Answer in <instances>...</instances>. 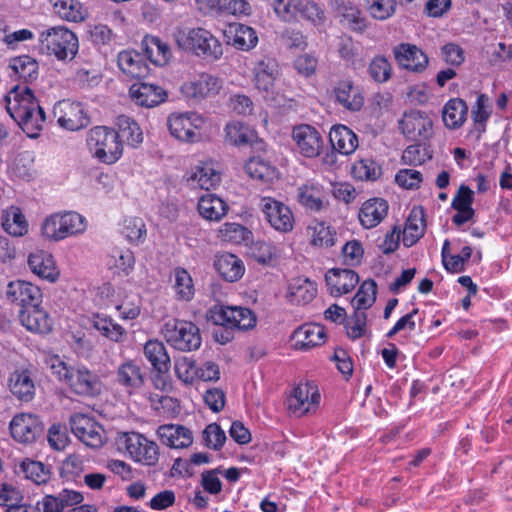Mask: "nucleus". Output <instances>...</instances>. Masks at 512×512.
I'll use <instances>...</instances> for the list:
<instances>
[{
  "label": "nucleus",
  "mask_w": 512,
  "mask_h": 512,
  "mask_svg": "<svg viewBox=\"0 0 512 512\" xmlns=\"http://www.w3.org/2000/svg\"><path fill=\"white\" fill-rule=\"evenodd\" d=\"M425 232V220L423 211L412 210L406 220L403 230V244L406 247L413 246Z\"/></svg>",
  "instance_id": "nucleus-48"
},
{
  "label": "nucleus",
  "mask_w": 512,
  "mask_h": 512,
  "mask_svg": "<svg viewBox=\"0 0 512 512\" xmlns=\"http://www.w3.org/2000/svg\"><path fill=\"white\" fill-rule=\"evenodd\" d=\"M21 324L30 332L47 334L52 330V320L41 304L19 310Z\"/></svg>",
  "instance_id": "nucleus-23"
},
{
  "label": "nucleus",
  "mask_w": 512,
  "mask_h": 512,
  "mask_svg": "<svg viewBox=\"0 0 512 512\" xmlns=\"http://www.w3.org/2000/svg\"><path fill=\"white\" fill-rule=\"evenodd\" d=\"M324 197L323 187L318 183L307 182L298 188V201L307 210L320 212L325 209Z\"/></svg>",
  "instance_id": "nucleus-34"
},
{
  "label": "nucleus",
  "mask_w": 512,
  "mask_h": 512,
  "mask_svg": "<svg viewBox=\"0 0 512 512\" xmlns=\"http://www.w3.org/2000/svg\"><path fill=\"white\" fill-rule=\"evenodd\" d=\"M221 88L222 82L218 77L203 73L184 83L181 90L187 98L201 100L218 94Z\"/></svg>",
  "instance_id": "nucleus-18"
},
{
  "label": "nucleus",
  "mask_w": 512,
  "mask_h": 512,
  "mask_svg": "<svg viewBox=\"0 0 512 512\" xmlns=\"http://www.w3.org/2000/svg\"><path fill=\"white\" fill-rule=\"evenodd\" d=\"M174 275V292L175 297L179 301L189 302L193 299L195 294L194 283L189 272L182 268L177 267L173 271Z\"/></svg>",
  "instance_id": "nucleus-50"
},
{
  "label": "nucleus",
  "mask_w": 512,
  "mask_h": 512,
  "mask_svg": "<svg viewBox=\"0 0 512 512\" xmlns=\"http://www.w3.org/2000/svg\"><path fill=\"white\" fill-rule=\"evenodd\" d=\"M292 139L295 142L296 150L307 158L319 156L324 146V140L320 132L308 124L294 127Z\"/></svg>",
  "instance_id": "nucleus-13"
},
{
  "label": "nucleus",
  "mask_w": 512,
  "mask_h": 512,
  "mask_svg": "<svg viewBox=\"0 0 512 512\" xmlns=\"http://www.w3.org/2000/svg\"><path fill=\"white\" fill-rule=\"evenodd\" d=\"M47 364L52 374L74 394L95 397L101 393L103 383L100 376L84 364L67 365L57 355L50 357Z\"/></svg>",
  "instance_id": "nucleus-2"
},
{
  "label": "nucleus",
  "mask_w": 512,
  "mask_h": 512,
  "mask_svg": "<svg viewBox=\"0 0 512 512\" xmlns=\"http://www.w3.org/2000/svg\"><path fill=\"white\" fill-rule=\"evenodd\" d=\"M325 280L332 296L338 297L351 292L359 283L358 274L351 269H330Z\"/></svg>",
  "instance_id": "nucleus-22"
},
{
  "label": "nucleus",
  "mask_w": 512,
  "mask_h": 512,
  "mask_svg": "<svg viewBox=\"0 0 512 512\" xmlns=\"http://www.w3.org/2000/svg\"><path fill=\"white\" fill-rule=\"evenodd\" d=\"M10 67L18 78L25 83L36 80L39 74L37 61L28 55H21L12 59Z\"/></svg>",
  "instance_id": "nucleus-52"
},
{
  "label": "nucleus",
  "mask_w": 512,
  "mask_h": 512,
  "mask_svg": "<svg viewBox=\"0 0 512 512\" xmlns=\"http://www.w3.org/2000/svg\"><path fill=\"white\" fill-rule=\"evenodd\" d=\"M316 294V284L305 277L294 278L288 285L287 298L291 303L307 304L315 298Z\"/></svg>",
  "instance_id": "nucleus-36"
},
{
  "label": "nucleus",
  "mask_w": 512,
  "mask_h": 512,
  "mask_svg": "<svg viewBox=\"0 0 512 512\" xmlns=\"http://www.w3.org/2000/svg\"><path fill=\"white\" fill-rule=\"evenodd\" d=\"M30 270L42 280L50 283L56 282L60 277L53 255L44 250L30 253L27 260Z\"/></svg>",
  "instance_id": "nucleus-20"
},
{
  "label": "nucleus",
  "mask_w": 512,
  "mask_h": 512,
  "mask_svg": "<svg viewBox=\"0 0 512 512\" xmlns=\"http://www.w3.org/2000/svg\"><path fill=\"white\" fill-rule=\"evenodd\" d=\"M1 225L5 232L14 237H22L28 233V221L16 206H10L2 212Z\"/></svg>",
  "instance_id": "nucleus-39"
},
{
  "label": "nucleus",
  "mask_w": 512,
  "mask_h": 512,
  "mask_svg": "<svg viewBox=\"0 0 512 512\" xmlns=\"http://www.w3.org/2000/svg\"><path fill=\"white\" fill-rule=\"evenodd\" d=\"M143 352L145 358L150 362L155 371L160 374H165L169 371L171 360L163 342L157 339L149 340L144 345Z\"/></svg>",
  "instance_id": "nucleus-37"
},
{
  "label": "nucleus",
  "mask_w": 512,
  "mask_h": 512,
  "mask_svg": "<svg viewBox=\"0 0 512 512\" xmlns=\"http://www.w3.org/2000/svg\"><path fill=\"white\" fill-rule=\"evenodd\" d=\"M18 473L37 485L45 484L50 479V470L42 462L25 459L19 465Z\"/></svg>",
  "instance_id": "nucleus-54"
},
{
  "label": "nucleus",
  "mask_w": 512,
  "mask_h": 512,
  "mask_svg": "<svg viewBox=\"0 0 512 512\" xmlns=\"http://www.w3.org/2000/svg\"><path fill=\"white\" fill-rule=\"evenodd\" d=\"M118 384L132 391L140 388L144 383V377L140 366L133 360H128L119 365L116 372Z\"/></svg>",
  "instance_id": "nucleus-42"
},
{
  "label": "nucleus",
  "mask_w": 512,
  "mask_h": 512,
  "mask_svg": "<svg viewBox=\"0 0 512 512\" xmlns=\"http://www.w3.org/2000/svg\"><path fill=\"white\" fill-rule=\"evenodd\" d=\"M253 74L256 88L269 92L278 74V65L274 59L264 58L255 64Z\"/></svg>",
  "instance_id": "nucleus-38"
},
{
  "label": "nucleus",
  "mask_w": 512,
  "mask_h": 512,
  "mask_svg": "<svg viewBox=\"0 0 512 512\" xmlns=\"http://www.w3.org/2000/svg\"><path fill=\"white\" fill-rule=\"evenodd\" d=\"M223 241L233 244H241L248 241L252 235L251 231L239 223H225L219 229Z\"/></svg>",
  "instance_id": "nucleus-59"
},
{
  "label": "nucleus",
  "mask_w": 512,
  "mask_h": 512,
  "mask_svg": "<svg viewBox=\"0 0 512 512\" xmlns=\"http://www.w3.org/2000/svg\"><path fill=\"white\" fill-rule=\"evenodd\" d=\"M117 449L135 462L154 466L159 459L158 445L137 432H123L116 438Z\"/></svg>",
  "instance_id": "nucleus-6"
},
{
  "label": "nucleus",
  "mask_w": 512,
  "mask_h": 512,
  "mask_svg": "<svg viewBox=\"0 0 512 512\" xmlns=\"http://www.w3.org/2000/svg\"><path fill=\"white\" fill-rule=\"evenodd\" d=\"M220 180V174L209 163L196 166L188 178L191 186L205 190L215 187Z\"/></svg>",
  "instance_id": "nucleus-46"
},
{
  "label": "nucleus",
  "mask_w": 512,
  "mask_h": 512,
  "mask_svg": "<svg viewBox=\"0 0 512 512\" xmlns=\"http://www.w3.org/2000/svg\"><path fill=\"white\" fill-rule=\"evenodd\" d=\"M161 333L171 347L182 352L195 351L201 346L200 329L191 321L168 319L163 324Z\"/></svg>",
  "instance_id": "nucleus-5"
},
{
  "label": "nucleus",
  "mask_w": 512,
  "mask_h": 512,
  "mask_svg": "<svg viewBox=\"0 0 512 512\" xmlns=\"http://www.w3.org/2000/svg\"><path fill=\"white\" fill-rule=\"evenodd\" d=\"M321 395L317 386L310 381L299 383L287 397V409L294 417L314 413L319 407Z\"/></svg>",
  "instance_id": "nucleus-9"
},
{
  "label": "nucleus",
  "mask_w": 512,
  "mask_h": 512,
  "mask_svg": "<svg viewBox=\"0 0 512 512\" xmlns=\"http://www.w3.org/2000/svg\"><path fill=\"white\" fill-rule=\"evenodd\" d=\"M70 426L73 434L86 446L100 448L104 444L105 431L93 418L75 413L70 417Z\"/></svg>",
  "instance_id": "nucleus-12"
},
{
  "label": "nucleus",
  "mask_w": 512,
  "mask_h": 512,
  "mask_svg": "<svg viewBox=\"0 0 512 512\" xmlns=\"http://www.w3.org/2000/svg\"><path fill=\"white\" fill-rule=\"evenodd\" d=\"M110 258V267L117 269L119 273L129 275L134 269L135 257L133 252L129 249L114 248Z\"/></svg>",
  "instance_id": "nucleus-57"
},
{
  "label": "nucleus",
  "mask_w": 512,
  "mask_h": 512,
  "mask_svg": "<svg viewBox=\"0 0 512 512\" xmlns=\"http://www.w3.org/2000/svg\"><path fill=\"white\" fill-rule=\"evenodd\" d=\"M310 244L314 247L329 248L335 244V232L323 221L313 220L307 227Z\"/></svg>",
  "instance_id": "nucleus-45"
},
{
  "label": "nucleus",
  "mask_w": 512,
  "mask_h": 512,
  "mask_svg": "<svg viewBox=\"0 0 512 512\" xmlns=\"http://www.w3.org/2000/svg\"><path fill=\"white\" fill-rule=\"evenodd\" d=\"M214 265L221 277L228 282L239 280L245 272L242 260L230 253L218 256Z\"/></svg>",
  "instance_id": "nucleus-40"
},
{
  "label": "nucleus",
  "mask_w": 512,
  "mask_h": 512,
  "mask_svg": "<svg viewBox=\"0 0 512 512\" xmlns=\"http://www.w3.org/2000/svg\"><path fill=\"white\" fill-rule=\"evenodd\" d=\"M9 428L12 437L21 443L34 442L43 430L38 417L27 413L14 416Z\"/></svg>",
  "instance_id": "nucleus-17"
},
{
  "label": "nucleus",
  "mask_w": 512,
  "mask_h": 512,
  "mask_svg": "<svg viewBox=\"0 0 512 512\" xmlns=\"http://www.w3.org/2000/svg\"><path fill=\"white\" fill-rule=\"evenodd\" d=\"M146 226L139 217H130L124 220L121 230L122 235L130 242L139 244L146 238Z\"/></svg>",
  "instance_id": "nucleus-58"
},
{
  "label": "nucleus",
  "mask_w": 512,
  "mask_h": 512,
  "mask_svg": "<svg viewBox=\"0 0 512 512\" xmlns=\"http://www.w3.org/2000/svg\"><path fill=\"white\" fill-rule=\"evenodd\" d=\"M226 140L234 145L248 144L253 141L254 131L239 121H233L225 127Z\"/></svg>",
  "instance_id": "nucleus-55"
},
{
  "label": "nucleus",
  "mask_w": 512,
  "mask_h": 512,
  "mask_svg": "<svg viewBox=\"0 0 512 512\" xmlns=\"http://www.w3.org/2000/svg\"><path fill=\"white\" fill-rule=\"evenodd\" d=\"M399 126L402 133L412 141L425 140L432 132V120L419 110L405 112Z\"/></svg>",
  "instance_id": "nucleus-14"
},
{
  "label": "nucleus",
  "mask_w": 512,
  "mask_h": 512,
  "mask_svg": "<svg viewBox=\"0 0 512 512\" xmlns=\"http://www.w3.org/2000/svg\"><path fill=\"white\" fill-rule=\"evenodd\" d=\"M368 74L377 83H385L392 76V66L389 60L382 56H375L369 63Z\"/></svg>",
  "instance_id": "nucleus-61"
},
{
  "label": "nucleus",
  "mask_w": 512,
  "mask_h": 512,
  "mask_svg": "<svg viewBox=\"0 0 512 512\" xmlns=\"http://www.w3.org/2000/svg\"><path fill=\"white\" fill-rule=\"evenodd\" d=\"M157 434L163 444L175 449L187 448L193 442L192 432L182 425H162Z\"/></svg>",
  "instance_id": "nucleus-28"
},
{
  "label": "nucleus",
  "mask_w": 512,
  "mask_h": 512,
  "mask_svg": "<svg viewBox=\"0 0 512 512\" xmlns=\"http://www.w3.org/2000/svg\"><path fill=\"white\" fill-rule=\"evenodd\" d=\"M61 222L65 238L83 233L86 230V219L77 212L61 213Z\"/></svg>",
  "instance_id": "nucleus-63"
},
{
  "label": "nucleus",
  "mask_w": 512,
  "mask_h": 512,
  "mask_svg": "<svg viewBox=\"0 0 512 512\" xmlns=\"http://www.w3.org/2000/svg\"><path fill=\"white\" fill-rule=\"evenodd\" d=\"M83 499L80 492L63 489L56 495H45L39 504L43 512H63L67 507L80 504Z\"/></svg>",
  "instance_id": "nucleus-30"
},
{
  "label": "nucleus",
  "mask_w": 512,
  "mask_h": 512,
  "mask_svg": "<svg viewBox=\"0 0 512 512\" xmlns=\"http://www.w3.org/2000/svg\"><path fill=\"white\" fill-rule=\"evenodd\" d=\"M197 209L205 220L218 222L227 214L229 206L216 194L207 193L199 198Z\"/></svg>",
  "instance_id": "nucleus-32"
},
{
  "label": "nucleus",
  "mask_w": 512,
  "mask_h": 512,
  "mask_svg": "<svg viewBox=\"0 0 512 512\" xmlns=\"http://www.w3.org/2000/svg\"><path fill=\"white\" fill-rule=\"evenodd\" d=\"M41 48L58 60L73 59L79 48L77 36L65 27H51L39 36Z\"/></svg>",
  "instance_id": "nucleus-7"
},
{
  "label": "nucleus",
  "mask_w": 512,
  "mask_h": 512,
  "mask_svg": "<svg viewBox=\"0 0 512 512\" xmlns=\"http://www.w3.org/2000/svg\"><path fill=\"white\" fill-rule=\"evenodd\" d=\"M6 297L12 303L26 309L42 303L40 288L24 280L12 281L7 285Z\"/></svg>",
  "instance_id": "nucleus-15"
},
{
  "label": "nucleus",
  "mask_w": 512,
  "mask_h": 512,
  "mask_svg": "<svg viewBox=\"0 0 512 512\" xmlns=\"http://www.w3.org/2000/svg\"><path fill=\"white\" fill-rule=\"evenodd\" d=\"M389 205L383 198H372L365 201L359 211L361 225L371 229L379 225L388 214Z\"/></svg>",
  "instance_id": "nucleus-26"
},
{
  "label": "nucleus",
  "mask_w": 512,
  "mask_h": 512,
  "mask_svg": "<svg viewBox=\"0 0 512 512\" xmlns=\"http://www.w3.org/2000/svg\"><path fill=\"white\" fill-rule=\"evenodd\" d=\"M119 69L130 79H142L149 74V66L144 57L134 50H124L118 54Z\"/></svg>",
  "instance_id": "nucleus-25"
},
{
  "label": "nucleus",
  "mask_w": 512,
  "mask_h": 512,
  "mask_svg": "<svg viewBox=\"0 0 512 512\" xmlns=\"http://www.w3.org/2000/svg\"><path fill=\"white\" fill-rule=\"evenodd\" d=\"M393 54L400 67L412 72H422L428 65L426 54L412 44L402 43L396 46Z\"/></svg>",
  "instance_id": "nucleus-19"
},
{
  "label": "nucleus",
  "mask_w": 512,
  "mask_h": 512,
  "mask_svg": "<svg viewBox=\"0 0 512 512\" xmlns=\"http://www.w3.org/2000/svg\"><path fill=\"white\" fill-rule=\"evenodd\" d=\"M468 113L466 102L460 98L450 99L443 107L442 118L446 127L456 129L463 125Z\"/></svg>",
  "instance_id": "nucleus-44"
},
{
  "label": "nucleus",
  "mask_w": 512,
  "mask_h": 512,
  "mask_svg": "<svg viewBox=\"0 0 512 512\" xmlns=\"http://www.w3.org/2000/svg\"><path fill=\"white\" fill-rule=\"evenodd\" d=\"M54 12L62 19L80 22L85 18L82 4L77 0H49Z\"/></svg>",
  "instance_id": "nucleus-51"
},
{
  "label": "nucleus",
  "mask_w": 512,
  "mask_h": 512,
  "mask_svg": "<svg viewBox=\"0 0 512 512\" xmlns=\"http://www.w3.org/2000/svg\"><path fill=\"white\" fill-rule=\"evenodd\" d=\"M370 15L377 20H386L396 11V0H365Z\"/></svg>",
  "instance_id": "nucleus-62"
},
{
  "label": "nucleus",
  "mask_w": 512,
  "mask_h": 512,
  "mask_svg": "<svg viewBox=\"0 0 512 512\" xmlns=\"http://www.w3.org/2000/svg\"><path fill=\"white\" fill-rule=\"evenodd\" d=\"M211 8L218 16H241L251 13V6L246 0H213Z\"/></svg>",
  "instance_id": "nucleus-53"
},
{
  "label": "nucleus",
  "mask_w": 512,
  "mask_h": 512,
  "mask_svg": "<svg viewBox=\"0 0 512 512\" xmlns=\"http://www.w3.org/2000/svg\"><path fill=\"white\" fill-rule=\"evenodd\" d=\"M174 369L178 379L185 384H191L197 379V367L192 358L184 356L176 359Z\"/></svg>",
  "instance_id": "nucleus-64"
},
{
  "label": "nucleus",
  "mask_w": 512,
  "mask_h": 512,
  "mask_svg": "<svg viewBox=\"0 0 512 512\" xmlns=\"http://www.w3.org/2000/svg\"><path fill=\"white\" fill-rule=\"evenodd\" d=\"M264 220L279 233H289L295 224L294 214L285 203L269 196L260 198L258 204Z\"/></svg>",
  "instance_id": "nucleus-10"
},
{
  "label": "nucleus",
  "mask_w": 512,
  "mask_h": 512,
  "mask_svg": "<svg viewBox=\"0 0 512 512\" xmlns=\"http://www.w3.org/2000/svg\"><path fill=\"white\" fill-rule=\"evenodd\" d=\"M247 174L264 183L272 182L278 177L277 169L260 157H252L245 165Z\"/></svg>",
  "instance_id": "nucleus-49"
},
{
  "label": "nucleus",
  "mask_w": 512,
  "mask_h": 512,
  "mask_svg": "<svg viewBox=\"0 0 512 512\" xmlns=\"http://www.w3.org/2000/svg\"><path fill=\"white\" fill-rule=\"evenodd\" d=\"M209 320L218 326L214 338L220 344L230 342L233 329L249 330L255 327L257 319L254 312L242 306L215 305L209 310Z\"/></svg>",
  "instance_id": "nucleus-3"
},
{
  "label": "nucleus",
  "mask_w": 512,
  "mask_h": 512,
  "mask_svg": "<svg viewBox=\"0 0 512 512\" xmlns=\"http://www.w3.org/2000/svg\"><path fill=\"white\" fill-rule=\"evenodd\" d=\"M116 126L119 141L126 142L131 147H137L143 141V132L139 124L129 116L120 115L117 117Z\"/></svg>",
  "instance_id": "nucleus-43"
},
{
  "label": "nucleus",
  "mask_w": 512,
  "mask_h": 512,
  "mask_svg": "<svg viewBox=\"0 0 512 512\" xmlns=\"http://www.w3.org/2000/svg\"><path fill=\"white\" fill-rule=\"evenodd\" d=\"M335 15L340 23L354 32L361 33L367 28V20L360 9L351 3L344 1L338 3L335 8Z\"/></svg>",
  "instance_id": "nucleus-31"
},
{
  "label": "nucleus",
  "mask_w": 512,
  "mask_h": 512,
  "mask_svg": "<svg viewBox=\"0 0 512 512\" xmlns=\"http://www.w3.org/2000/svg\"><path fill=\"white\" fill-rule=\"evenodd\" d=\"M60 115L58 124L69 131H78L88 126L90 119L79 102L61 101L57 108Z\"/></svg>",
  "instance_id": "nucleus-16"
},
{
  "label": "nucleus",
  "mask_w": 512,
  "mask_h": 512,
  "mask_svg": "<svg viewBox=\"0 0 512 512\" xmlns=\"http://www.w3.org/2000/svg\"><path fill=\"white\" fill-rule=\"evenodd\" d=\"M41 235L48 241L58 242L65 239L61 222V213L52 214L41 224Z\"/></svg>",
  "instance_id": "nucleus-60"
},
{
  "label": "nucleus",
  "mask_w": 512,
  "mask_h": 512,
  "mask_svg": "<svg viewBox=\"0 0 512 512\" xmlns=\"http://www.w3.org/2000/svg\"><path fill=\"white\" fill-rule=\"evenodd\" d=\"M87 146L94 158L105 164H113L123 153V144L112 128L96 126L89 130Z\"/></svg>",
  "instance_id": "nucleus-4"
},
{
  "label": "nucleus",
  "mask_w": 512,
  "mask_h": 512,
  "mask_svg": "<svg viewBox=\"0 0 512 512\" xmlns=\"http://www.w3.org/2000/svg\"><path fill=\"white\" fill-rule=\"evenodd\" d=\"M326 332L319 324H304L298 327L292 335L295 346L300 350H308L325 342Z\"/></svg>",
  "instance_id": "nucleus-27"
},
{
  "label": "nucleus",
  "mask_w": 512,
  "mask_h": 512,
  "mask_svg": "<svg viewBox=\"0 0 512 512\" xmlns=\"http://www.w3.org/2000/svg\"><path fill=\"white\" fill-rule=\"evenodd\" d=\"M177 42L182 48L191 50L204 59L218 60L223 55L221 42L204 28H193L182 33Z\"/></svg>",
  "instance_id": "nucleus-8"
},
{
  "label": "nucleus",
  "mask_w": 512,
  "mask_h": 512,
  "mask_svg": "<svg viewBox=\"0 0 512 512\" xmlns=\"http://www.w3.org/2000/svg\"><path fill=\"white\" fill-rule=\"evenodd\" d=\"M129 93L137 105L146 108L158 106L167 98V93L162 87L147 82L134 83Z\"/></svg>",
  "instance_id": "nucleus-21"
},
{
  "label": "nucleus",
  "mask_w": 512,
  "mask_h": 512,
  "mask_svg": "<svg viewBox=\"0 0 512 512\" xmlns=\"http://www.w3.org/2000/svg\"><path fill=\"white\" fill-rule=\"evenodd\" d=\"M11 393L22 402H30L35 396V384L29 370L14 371L9 377Z\"/></svg>",
  "instance_id": "nucleus-29"
},
{
  "label": "nucleus",
  "mask_w": 512,
  "mask_h": 512,
  "mask_svg": "<svg viewBox=\"0 0 512 512\" xmlns=\"http://www.w3.org/2000/svg\"><path fill=\"white\" fill-rule=\"evenodd\" d=\"M225 35L235 48L242 51H248L258 43L255 30L241 23L230 24L225 31Z\"/></svg>",
  "instance_id": "nucleus-33"
},
{
  "label": "nucleus",
  "mask_w": 512,
  "mask_h": 512,
  "mask_svg": "<svg viewBox=\"0 0 512 512\" xmlns=\"http://www.w3.org/2000/svg\"><path fill=\"white\" fill-rule=\"evenodd\" d=\"M7 113L30 138H37L46 122V114L27 86H14L4 97Z\"/></svg>",
  "instance_id": "nucleus-1"
},
{
  "label": "nucleus",
  "mask_w": 512,
  "mask_h": 512,
  "mask_svg": "<svg viewBox=\"0 0 512 512\" xmlns=\"http://www.w3.org/2000/svg\"><path fill=\"white\" fill-rule=\"evenodd\" d=\"M376 282L372 279L365 280L359 287L356 295L352 299V306L356 310H366L376 300Z\"/></svg>",
  "instance_id": "nucleus-56"
},
{
  "label": "nucleus",
  "mask_w": 512,
  "mask_h": 512,
  "mask_svg": "<svg viewBox=\"0 0 512 512\" xmlns=\"http://www.w3.org/2000/svg\"><path fill=\"white\" fill-rule=\"evenodd\" d=\"M168 128L173 137L181 141L196 142L200 140L205 119L198 113L186 112L169 116Z\"/></svg>",
  "instance_id": "nucleus-11"
},
{
  "label": "nucleus",
  "mask_w": 512,
  "mask_h": 512,
  "mask_svg": "<svg viewBox=\"0 0 512 512\" xmlns=\"http://www.w3.org/2000/svg\"><path fill=\"white\" fill-rule=\"evenodd\" d=\"M91 323L102 336L114 342H121L126 334L125 329L120 324L103 314L93 315Z\"/></svg>",
  "instance_id": "nucleus-47"
},
{
  "label": "nucleus",
  "mask_w": 512,
  "mask_h": 512,
  "mask_svg": "<svg viewBox=\"0 0 512 512\" xmlns=\"http://www.w3.org/2000/svg\"><path fill=\"white\" fill-rule=\"evenodd\" d=\"M332 147L343 155L352 154L358 147L357 135L345 125L334 126L329 133Z\"/></svg>",
  "instance_id": "nucleus-35"
},
{
  "label": "nucleus",
  "mask_w": 512,
  "mask_h": 512,
  "mask_svg": "<svg viewBox=\"0 0 512 512\" xmlns=\"http://www.w3.org/2000/svg\"><path fill=\"white\" fill-rule=\"evenodd\" d=\"M335 101L350 112L360 111L364 105V96L351 80L339 81L334 87Z\"/></svg>",
  "instance_id": "nucleus-24"
},
{
  "label": "nucleus",
  "mask_w": 512,
  "mask_h": 512,
  "mask_svg": "<svg viewBox=\"0 0 512 512\" xmlns=\"http://www.w3.org/2000/svg\"><path fill=\"white\" fill-rule=\"evenodd\" d=\"M145 56L155 65L163 66L171 57L167 43L154 36H145L141 43Z\"/></svg>",
  "instance_id": "nucleus-41"
}]
</instances>
